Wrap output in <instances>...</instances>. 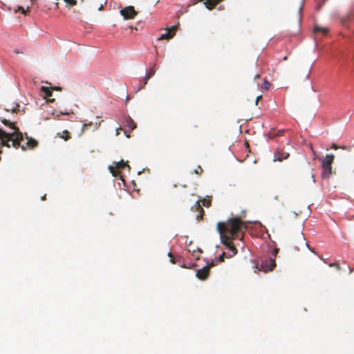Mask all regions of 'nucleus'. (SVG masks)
I'll list each match as a JSON object with an SVG mask.
<instances>
[{
	"instance_id": "nucleus-1",
	"label": "nucleus",
	"mask_w": 354,
	"mask_h": 354,
	"mask_svg": "<svg viewBox=\"0 0 354 354\" xmlns=\"http://www.w3.org/2000/svg\"><path fill=\"white\" fill-rule=\"evenodd\" d=\"M246 224L239 217L231 218L226 222H218L216 229L220 234L221 242L229 250L227 253L223 252L216 261L223 262L225 258H231L236 254L238 250L232 243L233 240L242 239L243 230L246 229Z\"/></svg>"
},
{
	"instance_id": "nucleus-2",
	"label": "nucleus",
	"mask_w": 354,
	"mask_h": 354,
	"mask_svg": "<svg viewBox=\"0 0 354 354\" xmlns=\"http://www.w3.org/2000/svg\"><path fill=\"white\" fill-rule=\"evenodd\" d=\"M1 121L3 124L15 130L14 132L8 133L0 129V145L1 146L10 147L12 145L16 149L21 147L22 150L34 149L37 146L38 142L28 136H26L27 140L25 145L22 143V142H24L23 134L19 131V129L15 126L14 122H11L10 120L5 118L1 119Z\"/></svg>"
},
{
	"instance_id": "nucleus-3",
	"label": "nucleus",
	"mask_w": 354,
	"mask_h": 354,
	"mask_svg": "<svg viewBox=\"0 0 354 354\" xmlns=\"http://www.w3.org/2000/svg\"><path fill=\"white\" fill-rule=\"evenodd\" d=\"M322 162V174L321 176L324 179H328L332 176L333 166L332 164L335 160V156L333 154H326L324 158H318Z\"/></svg>"
},
{
	"instance_id": "nucleus-4",
	"label": "nucleus",
	"mask_w": 354,
	"mask_h": 354,
	"mask_svg": "<svg viewBox=\"0 0 354 354\" xmlns=\"http://www.w3.org/2000/svg\"><path fill=\"white\" fill-rule=\"evenodd\" d=\"M115 166H109V169L112 175L115 177H117L120 175V170L124 168H128L129 171L130 170V166L127 164V162H124L123 160H121L118 162H114Z\"/></svg>"
},
{
	"instance_id": "nucleus-5",
	"label": "nucleus",
	"mask_w": 354,
	"mask_h": 354,
	"mask_svg": "<svg viewBox=\"0 0 354 354\" xmlns=\"http://www.w3.org/2000/svg\"><path fill=\"white\" fill-rule=\"evenodd\" d=\"M276 267L275 259L270 258L261 261V265H257V268L259 270H262L265 272L272 271Z\"/></svg>"
},
{
	"instance_id": "nucleus-6",
	"label": "nucleus",
	"mask_w": 354,
	"mask_h": 354,
	"mask_svg": "<svg viewBox=\"0 0 354 354\" xmlns=\"http://www.w3.org/2000/svg\"><path fill=\"white\" fill-rule=\"evenodd\" d=\"M216 264L217 263L212 261L210 263L207 264L203 268L198 270L196 274V277L201 280H205L209 274L210 268L215 266Z\"/></svg>"
},
{
	"instance_id": "nucleus-7",
	"label": "nucleus",
	"mask_w": 354,
	"mask_h": 354,
	"mask_svg": "<svg viewBox=\"0 0 354 354\" xmlns=\"http://www.w3.org/2000/svg\"><path fill=\"white\" fill-rule=\"evenodd\" d=\"M120 12L125 20L133 19L138 14V12L135 10L134 7L131 6L125 7L124 8L120 10Z\"/></svg>"
},
{
	"instance_id": "nucleus-8",
	"label": "nucleus",
	"mask_w": 354,
	"mask_h": 354,
	"mask_svg": "<svg viewBox=\"0 0 354 354\" xmlns=\"http://www.w3.org/2000/svg\"><path fill=\"white\" fill-rule=\"evenodd\" d=\"M289 153L284 151L283 149H277L274 153V161L281 162L288 158Z\"/></svg>"
},
{
	"instance_id": "nucleus-9",
	"label": "nucleus",
	"mask_w": 354,
	"mask_h": 354,
	"mask_svg": "<svg viewBox=\"0 0 354 354\" xmlns=\"http://www.w3.org/2000/svg\"><path fill=\"white\" fill-rule=\"evenodd\" d=\"M177 28H178L177 26H173L167 28V32L161 35V36L158 38V39L159 40L169 39L172 38L176 33Z\"/></svg>"
},
{
	"instance_id": "nucleus-10",
	"label": "nucleus",
	"mask_w": 354,
	"mask_h": 354,
	"mask_svg": "<svg viewBox=\"0 0 354 354\" xmlns=\"http://www.w3.org/2000/svg\"><path fill=\"white\" fill-rule=\"evenodd\" d=\"M191 209L192 211L198 212V214H197L196 218V220L198 221V220L203 218L205 212H204L203 208L201 207L199 201H196L195 203V204L192 207Z\"/></svg>"
},
{
	"instance_id": "nucleus-11",
	"label": "nucleus",
	"mask_w": 354,
	"mask_h": 354,
	"mask_svg": "<svg viewBox=\"0 0 354 354\" xmlns=\"http://www.w3.org/2000/svg\"><path fill=\"white\" fill-rule=\"evenodd\" d=\"M155 73H156V65H153L145 75V76L143 79V85L139 86V88L138 89V91L142 89V88H144V86L147 84L148 80L155 75Z\"/></svg>"
},
{
	"instance_id": "nucleus-12",
	"label": "nucleus",
	"mask_w": 354,
	"mask_h": 354,
	"mask_svg": "<svg viewBox=\"0 0 354 354\" xmlns=\"http://www.w3.org/2000/svg\"><path fill=\"white\" fill-rule=\"evenodd\" d=\"M201 1H204V4L206 8L209 10H212L215 8V6L223 0H200Z\"/></svg>"
},
{
	"instance_id": "nucleus-13",
	"label": "nucleus",
	"mask_w": 354,
	"mask_h": 354,
	"mask_svg": "<svg viewBox=\"0 0 354 354\" xmlns=\"http://www.w3.org/2000/svg\"><path fill=\"white\" fill-rule=\"evenodd\" d=\"M41 91L44 93V97L47 98L52 95L53 88L48 86H41Z\"/></svg>"
},
{
	"instance_id": "nucleus-14",
	"label": "nucleus",
	"mask_w": 354,
	"mask_h": 354,
	"mask_svg": "<svg viewBox=\"0 0 354 354\" xmlns=\"http://www.w3.org/2000/svg\"><path fill=\"white\" fill-rule=\"evenodd\" d=\"M284 130H278L276 131L274 129H271L268 133V136L270 138H274L277 136H281L283 135Z\"/></svg>"
},
{
	"instance_id": "nucleus-15",
	"label": "nucleus",
	"mask_w": 354,
	"mask_h": 354,
	"mask_svg": "<svg viewBox=\"0 0 354 354\" xmlns=\"http://www.w3.org/2000/svg\"><path fill=\"white\" fill-rule=\"evenodd\" d=\"M125 126L130 129L131 130H133L136 128V124L131 118H128L126 119Z\"/></svg>"
},
{
	"instance_id": "nucleus-16",
	"label": "nucleus",
	"mask_w": 354,
	"mask_h": 354,
	"mask_svg": "<svg viewBox=\"0 0 354 354\" xmlns=\"http://www.w3.org/2000/svg\"><path fill=\"white\" fill-rule=\"evenodd\" d=\"M328 29L327 28H322V27H319L318 26H315L314 28L315 33L321 32L323 35H326L328 33Z\"/></svg>"
},
{
	"instance_id": "nucleus-17",
	"label": "nucleus",
	"mask_w": 354,
	"mask_h": 354,
	"mask_svg": "<svg viewBox=\"0 0 354 354\" xmlns=\"http://www.w3.org/2000/svg\"><path fill=\"white\" fill-rule=\"evenodd\" d=\"M331 149H333L334 150H337V149H343V150H347V151H350L351 150V148L349 147H347V146H345V145L339 146V145H337L335 143H333L332 144Z\"/></svg>"
},
{
	"instance_id": "nucleus-18",
	"label": "nucleus",
	"mask_w": 354,
	"mask_h": 354,
	"mask_svg": "<svg viewBox=\"0 0 354 354\" xmlns=\"http://www.w3.org/2000/svg\"><path fill=\"white\" fill-rule=\"evenodd\" d=\"M19 105L18 104H16L14 106H12L11 108H6V109H5V110L8 112L11 111L12 113H17V111H19Z\"/></svg>"
},
{
	"instance_id": "nucleus-19",
	"label": "nucleus",
	"mask_w": 354,
	"mask_h": 354,
	"mask_svg": "<svg viewBox=\"0 0 354 354\" xmlns=\"http://www.w3.org/2000/svg\"><path fill=\"white\" fill-rule=\"evenodd\" d=\"M60 137L64 139V140H68L71 138V136L69 135V132L67 130H64L62 132V135L60 136Z\"/></svg>"
},
{
	"instance_id": "nucleus-20",
	"label": "nucleus",
	"mask_w": 354,
	"mask_h": 354,
	"mask_svg": "<svg viewBox=\"0 0 354 354\" xmlns=\"http://www.w3.org/2000/svg\"><path fill=\"white\" fill-rule=\"evenodd\" d=\"M329 267H334V268H336L337 270H341L342 268L339 263L335 262V263H328Z\"/></svg>"
},
{
	"instance_id": "nucleus-21",
	"label": "nucleus",
	"mask_w": 354,
	"mask_h": 354,
	"mask_svg": "<svg viewBox=\"0 0 354 354\" xmlns=\"http://www.w3.org/2000/svg\"><path fill=\"white\" fill-rule=\"evenodd\" d=\"M270 86V82L266 79H265L263 81V83L261 86V88L263 89H266V90H268Z\"/></svg>"
},
{
	"instance_id": "nucleus-22",
	"label": "nucleus",
	"mask_w": 354,
	"mask_h": 354,
	"mask_svg": "<svg viewBox=\"0 0 354 354\" xmlns=\"http://www.w3.org/2000/svg\"><path fill=\"white\" fill-rule=\"evenodd\" d=\"M64 1L69 6H74L77 5L76 0H64Z\"/></svg>"
},
{
	"instance_id": "nucleus-23",
	"label": "nucleus",
	"mask_w": 354,
	"mask_h": 354,
	"mask_svg": "<svg viewBox=\"0 0 354 354\" xmlns=\"http://www.w3.org/2000/svg\"><path fill=\"white\" fill-rule=\"evenodd\" d=\"M203 172V169L200 165H198L197 168L193 171V173L196 174H201Z\"/></svg>"
},
{
	"instance_id": "nucleus-24",
	"label": "nucleus",
	"mask_w": 354,
	"mask_h": 354,
	"mask_svg": "<svg viewBox=\"0 0 354 354\" xmlns=\"http://www.w3.org/2000/svg\"><path fill=\"white\" fill-rule=\"evenodd\" d=\"M18 10H20L21 12V13H23L24 15H26L27 12H29L30 8L27 7L26 9H24L23 7L19 6V7H18Z\"/></svg>"
},
{
	"instance_id": "nucleus-25",
	"label": "nucleus",
	"mask_w": 354,
	"mask_h": 354,
	"mask_svg": "<svg viewBox=\"0 0 354 354\" xmlns=\"http://www.w3.org/2000/svg\"><path fill=\"white\" fill-rule=\"evenodd\" d=\"M202 204L205 207H209L211 205V201L209 199L204 198L202 200Z\"/></svg>"
},
{
	"instance_id": "nucleus-26",
	"label": "nucleus",
	"mask_w": 354,
	"mask_h": 354,
	"mask_svg": "<svg viewBox=\"0 0 354 354\" xmlns=\"http://www.w3.org/2000/svg\"><path fill=\"white\" fill-rule=\"evenodd\" d=\"M310 149H311V151H312V152H313V153L314 155V158L317 159V160H318V158H320L317 156V152L314 150V149H313V146L311 145H310Z\"/></svg>"
},
{
	"instance_id": "nucleus-27",
	"label": "nucleus",
	"mask_w": 354,
	"mask_h": 354,
	"mask_svg": "<svg viewBox=\"0 0 354 354\" xmlns=\"http://www.w3.org/2000/svg\"><path fill=\"white\" fill-rule=\"evenodd\" d=\"M279 248H274V250H273V252H272V255L275 257L278 252H279Z\"/></svg>"
},
{
	"instance_id": "nucleus-28",
	"label": "nucleus",
	"mask_w": 354,
	"mask_h": 354,
	"mask_svg": "<svg viewBox=\"0 0 354 354\" xmlns=\"http://www.w3.org/2000/svg\"><path fill=\"white\" fill-rule=\"evenodd\" d=\"M168 255H169V257H170V259H171V262L172 263H175V261H174V256L172 255V254L169 252V253L168 254Z\"/></svg>"
},
{
	"instance_id": "nucleus-29",
	"label": "nucleus",
	"mask_w": 354,
	"mask_h": 354,
	"mask_svg": "<svg viewBox=\"0 0 354 354\" xmlns=\"http://www.w3.org/2000/svg\"><path fill=\"white\" fill-rule=\"evenodd\" d=\"M261 98V95H259L257 97L256 99V104H258V102L259 101V100Z\"/></svg>"
},
{
	"instance_id": "nucleus-30",
	"label": "nucleus",
	"mask_w": 354,
	"mask_h": 354,
	"mask_svg": "<svg viewBox=\"0 0 354 354\" xmlns=\"http://www.w3.org/2000/svg\"><path fill=\"white\" fill-rule=\"evenodd\" d=\"M91 123H89V124H84V128H87L88 126H91Z\"/></svg>"
},
{
	"instance_id": "nucleus-31",
	"label": "nucleus",
	"mask_w": 354,
	"mask_h": 354,
	"mask_svg": "<svg viewBox=\"0 0 354 354\" xmlns=\"http://www.w3.org/2000/svg\"><path fill=\"white\" fill-rule=\"evenodd\" d=\"M311 176H312V178H313V183H315V176H314L313 173L311 174Z\"/></svg>"
},
{
	"instance_id": "nucleus-32",
	"label": "nucleus",
	"mask_w": 354,
	"mask_h": 354,
	"mask_svg": "<svg viewBox=\"0 0 354 354\" xmlns=\"http://www.w3.org/2000/svg\"><path fill=\"white\" fill-rule=\"evenodd\" d=\"M46 194H45V195H44V196L41 197V200H42V201L46 200Z\"/></svg>"
},
{
	"instance_id": "nucleus-33",
	"label": "nucleus",
	"mask_w": 354,
	"mask_h": 354,
	"mask_svg": "<svg viewBox=\"0 0 354 354\" xmlns=\"http://www.w3.org/2000/svg\"><path fill=\"white\" fill-rule=\"evenodd\" d=\"M260 77V75L259 74H257L254 76V79H257V78H259Z\"/></svg>"
},
{
	"instance_id": "nucleus-34",
	"label": "nucleus",
	"mask_w": 354,
	"mask_h": 354,
	"mask_svg": "<svg viewBox=\"0 0 354 354\" xmlns=\"http://www.w3.org/2000/svg\"><path fill=\"white\" fill-rule=\"evenodd\" d=\"M102 9H103V5H101V6L99 7L98 10H102Z\"/></svg>"
},
{
	"instance_id": "nucleus-35",
	"label": "nucleus",
	"mask_w": 354,
	"mask_h": 354,
	"mask_svg": "<svg viewBox=\"0 0 354 354\" xmlns=\"http://www.w3.org/2000/svg\"><path fill=\"white\" fill-rule=\"evenodd\" d=\"M287 59H288V57L287 56H285V57H283V61H286Z\"/></svg>"
},
{
	"instance_id": "nucleus-36",
	"label": "nucleus",
	"mask_w": 354,
	"mask_h": 354,
	"mask_svg": "<svg viewBox=\"0 0 354 354\" xmlns=\"http://www.w3.org/2000/svg\"><path fill=\"white\" fill-rule=\"evenodd\" d=\"M353 269H351V268H349V273H350V274H351V273H352V272H353Z\"/></svg>"
},
{
	"instance_id": "nucleus-37",
	"label": "nucleus",
	"mask_w": 354,
	"mask_h": 354,
	"mask_svg": "<svg viewBox=\"0 0 354 354\" xmlns=\"http://www.w3.org/2000/svg\"><path fill=\"white\" fill-rule=\"evenodd\" d=\"M54 100H55L54 99H49V100H48V101H50V102H54Z\"/></svg>"
},
{
	"instance_id": "nucleus-38",
	"label": "nucleus",
	"mask_w": 354,
	"mask_h": 354,
	"mask_svg": "<svg viewBox=\"0 0 354 354\" xmlns=\"http://www.w3.org/2000/svg\"><path fill=\"white\" fill-rule=\"evenodd\" d=\"M245 145H246V147L248 148L249 147V144L248 142H245Z\"/></svg>"
},
{
	"instance_id": "nucleus-39",
	"label": "nucleus",
	"mask_w": 354,
	"mask_h": 354,
	"mask_svg": "<svg viewBox=\"0 0 354 354\" xmlns=\"http://www.w3.org/2000/svg\"><path fill=\"white\" fill-rule=\"evenodd\" d=\"M301 237L304 240V234L302 233L301 234Z\"/></svg>"
},
{
	"instance_id": "nucleus-40",
	"label": "nucleus",
	"mask_w": 354,
	"mask_h": 354,
	"mask_svg": "<svg viewBox=\"0 0 354 354\" xmlns=\"http://www.w3.org/2000/svg\"><path fill=\"white\" fill-rule=\"evenodd\" d=\"M56 90H60L61 88L59 87L55 88Z\"/></svg>"
},
{
	"instance_id": "nucleus-41",
	"label": "nucleus",
	"mask_w": 354,
	"mask_h": 354,
	"mask_svg": "<svg viewBox=\"0 0 354 354\" xmlns=\"http://www.w3.org/2000/svg\"><path fill=\"white\" fill-rule=\"evenodd\" d=\"M61 114H62V115H64V114H68V113H62V112H61Z\"/></svg>"
}]
</instances>
